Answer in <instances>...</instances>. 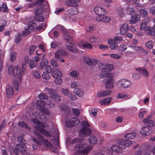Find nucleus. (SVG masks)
Returning a JSON list of instances; mask_svg holds the SVG:
<instances>
[{
	"mask_svg": "<svg viewBox=\"0 0 155 155\" xmlns=\"http://www.w3.org/2000/svg\"><path fill=\"white\" fill-rule=\"evenodd\" d=\"M105 87L107 89H112L113 88V83L111 80H108L106 83Z\"/></svg>",
	"mask_w": 155,
	"mask_h": 155,
	"instance_id": "obj_35",
	"label": "nucleus"
},
{
	"mask_svg": "<svg viewBox=\"0 0 155 155\" xmlns=\"http://www.w3.org/2000/svg\"><path fill=\"white\" fill-rule=\"evenodd\" d=\"M94 11L98 16H103L106 15L107 14V12L105 9L101 6L95 7L94 8Z\"/></svg>",
	"mask_w": 155,
	"mask_h": 155,
	"instance_id": "obj_13",
	"label": "nucleus"
},
{
	"mask_svg": "<svg viewBox=\"0 0 155 155\" xmlns=\"http://www.w3.org/2000/svg\"><path fill=\"white\" fill-rule=\"evenodd\" d=\"M151 117V116H149L147 118H144L143 120V121L145 123H147L150 127H152L154 125V122L153 121L150 120Z\"/></svg>",
	"mask_w": 155,
	"mask_h": 155,
	"instance_id": "obj_28",
	"label": "nucleus"
},
{
	"mask_svg": "<svg viewBox=\"0 0 155 155\" xmlns=\"http://www.w3.org/2000/svg\"><path fill=\"white\" fill-rule=\"evenodd\" d=\"M128 29V25L127 24H124L121 25L120 28V34L124 35L127 33Z\"/></svg>",
	"mask_w": 155,
	"mask_h": 155,
	"instance_id": "obj_22",
	"label": "nucleus"
},
{
	"mask_svg": "<svg viewBox=\"0 0 155 155\" xmlns=\"http://www.w3.org/2000/svg\"><path fill=\"white\" fill-rule=\"evenodd\" d=\"M17 56V53L15 52H12L10 54V61L13 62L16 60Z\"/></svg>",
	"mask_w": 155,
	"mask_h": 155,
	"instance_id": "obj_38",
	"label": "nucleus"
},
{
	"mask_svg": "<svg viewBox=\"0 0 155 155\" xmlns=\"http://www.w3.org/2000/svg\"><path fill=\"white\" fill-rule=\"evenodd\" d=\"M111 93L110 90L101 91L97 93V96L99 98L102 97L110 95Z\"/></svg>",
	"mask_w": 155,
	"mask_h": 155,
	"instance_id": "obj_20",
	"label": "nucleus"
},
{
	"mask_svg": "<svg viewBox=\"0 0 155 155\" xmlns=\"http://www.w3.org/2000/svg\"><path fill=\"white\" fill-rule=\"evenodd\" d=\"M107 64L105 63H100L99 64V68L101 69H102L105 71L106 69Z\"/></svg>",
	"mask_w": 155,
	"mask_h": 155,
	"instance_id": "obj_53",
	"label": "nucleus"
},
{
	"mask_svg": "<svg viewBox=\"0 0 155 155\" xmlns=\"http://www.w3.org/2000/svg\"><path fill=\"white\" fill-rule=\"evenodd\" d=\"M106 66V69L105 71V73H104L103 72H102L100 75V77L101 78L106 77L109 76H111V74L110 73L107 72V71H110L113 69V65L111 64H107ZM102 72H103V71Z\"/></svg>",
	"mask_w": 155,
	"mask_h": 155,
	"instance_id": "obj_14",
	"label": "nucleus"
},
{
	"mask_svg": "<svg viewBox=\"0 0 155 155\" xmlns=\"http://www.w3.org/2000/svg\"><path fill=\"white\" fill-rule=\"evenodd\" d=\"M26 64L22 63L21 66V70L22 74H24L25 72H26Z\"/></svg>",
	"mask_w": 155,
	"mask_h": 155,
	"instance_id": "obj_63",
	"label": "nucleus"
},
{
	"mask_svg": "<svg viewBox=\"0 0 155 155\" xmlns=\"http://www.w3.org/2000/svg\"><path fill=\"white\" fill-rule=\"evenodd\" d=\"M150 20V19L149 18L144 19L141 23L140 29L146 31H148L150 32V33H152V31H151L152 29V27L146 26L147 24L149 22Z\"/></svg>",
	"mask_w": 155,
	"mask_h": 155,
	"instance_id": "obj_11",
	"label": "nucleus"
},
{
	"mask_svg": "<svg viewBox=\"0 0 155 155\" xmlns=\"http://www.w3.org/2000/svg\"><path fill=\"white\" fill-rule=\"evenodd\" d=\"M62 75L61 72L58 68H54L51 71V76L54 78L62 77Z\"/></svg>",
	"mask_w": 155,
	"mask_h": 155,
	"instance_id": "obj_16",
	"label": "nucleus"
},
{
	"mask_svg": "<svg viewBox=\"0 0 155 155\" xmlns=\"http://www.w3.org/2000/svg\"><path fill=\"white\" fill-rule=\"evenodd\" d=\"M61 77H58L54 78V81L56 84L58 85H61L62 82V80L61 78Z\"/></svg>",
	"mask_w": 155,
	"mask_h": 155,
	"instance_id": "obj_44",
	"label": "nucleus"
},
{
	"mask_svg": "<svg viewBox=\"0 0 155 155\" xmlns=\"http://www.w3.org/2000/svg\"><path fill=\"white\" fill-rule=\"evenodd\" d=\"M62 92L63 94L66 96H67L70 93L69 92L68 89L67 88H62Z\"/></svg>",
	"mask_w": 155,
	"mask_h": 155,
	"instance_id": "obj_64",
	"label": "nucleus"
},
{
	"mask_svg": "<svg viewBox=\"0 0 155 155\" xmlns=\"http://www.w3.org/2000/svg\"><path fill=\"white\" fill-rule=\"evenodd\" d=\"M153 43L151 41H149L145 45L146 48L150 49H151L153 48Z\"/></svg>",
	"mask_w": 155,
	"mask_h": 155,
	"instance_id": "obj_45",
	"label": "nucleus"
},
{
	"mask_svg": "<svg viewBox=\"0 0 155 155\" xmlns=\"http://www.w3.org/2000/svg\"><path fill=\"white\" fill-rule=\"evenodd\" d=\"M147 113V112L146 110L141 111L139 114V118L142 119Z\"/></svg>",
	"mask_w": 155,
	"mask_h": 155,
	"instance_id": "obj_58",
	"label": "nucleus"
},
{
	"mask_svg": "<svg viewBox=\"0 0 155 155\" xmlns=\"http://www.w3.org/2000/svg\"><path fill=\"white\" fill-rule=\"evenodd\" d=\"M6 91L7 97L8 98L11 97L14 94V91L12 87L11 86H8Z\"/></svg>",
	"mask_w": 155,
	"mask_h": 155,
	"instance_id": "obj_25",
	"label": "nucleus"
},
{
	"mask_svg": "<svg viewBox=\"0 0 155 155\" xmlns=\"http://www.w3.org/2000/svg\"><path fill=\"white\" fill-rule=\"evenodd\" d=\"M74 91L77 95L80 97H82L84 95L83 90L80 88H76L74 89Z\"/></svg>",
	"mask_w": 155,
	"mask_h": 155,
	"instance_id": "obj_33",
	"label": "nucleus"
},
{
	"mask_svg": "<svg viewBox=\"0 0 155 155\" xmlns=\"http://www.w3.org/2000/svg\"><path fill=\"white\" fill-rule=\"evenodd\" d=\"M151 129L148 126H145L143 127L140 130L141 134L144 136L149 135L151 132Z\"/></svg>",
	"mask_w": 155,
	"mask_h": 155,
	"instance_id": "obj_17",
	"label": "nucleus"
},
{
	"mask_svg": "<svg viewBox=\"0 0 155 155\" xmlns=\"http://www.w3.org/2000/svg\"><path fill=\"white\" fill-rule=\"evenodd\" d=\"M34 134L35 137H37V139H33V137L32 138L34 142L39 145H41L42 143H43L44 146L47 148L51 149L54 152H57V151L56 149L52 147L51 144L47 140H44L43 136L41 135L40 134L36 131H34Z\"/></svg>",
	"mask_w": 155,
	"mask_h": 155,
	"instance_id": "obj_2",
	"label": "nucleus"
},
{
	"mask_svg": "<svg viewBox=\"0 0 155 155\" xmlns=\"http://www.w3.org/2000/svg\"><path fill=\"white\" fill-rule=\"evenodd\" d=\"M18 125L23 127H24L28 129H29L30 127L28 126V125L24 122L23 121L19 122L18 123Z\"/></svg>",
	"mask_w": 155,
	"mask_h": 155,
	"instance_id": "obj_54",
	"label": "nucleus"
},
{
	"mask_svg": "<svg viewBox=\"0 0 155 155\" xmlns=\"http://www.w3.org/2000/svg\"><path fill=\"white\" fill-rule=\"evenodd\" d=\"M80 0H67L65 2V5L68 6L77 7L78 6L77 2Z\"/></svg>",
	"mask_w": 155,
	"mask_h": 155,
	"instance_id": "obj_19",
	"label": "nucleus"
},
{
	"mask_svg": "<svg viewBox=\"0 0 155 155\" xmlns=\"http://www.w3.org/2000/svg\"><path fill=\"white\" fill-rule=\"evenodd\" d=\"M127 46L126 45L121 44L119 47L120 50L122 51H124L127 49Z\"/></svg>",
	"mask_w": 155,
	"mask_h": 155,
	"instance_id": "obj_62",
	"label": "nucleus"
},
{
	"mask_svg": "<svg viewBox=\"0 0 155 155\" xmlns=\"http://www.w3.org/2000/svg\"><path fill=\"white\" fill-rule=\"evenodd\" d=\"M109 56L111 58L116 59H120L121 58V56L120 55L118 54H110L109 55Z\"/></svg>",
	"mask_w": 155,
	"mask_h": 155,
	"instance_id": "obj_49",
	"label": "nucleus"
},
{
	"mask_svg": "<svg viewBox=\"0 0 155 155\" xmlns=\"http://www.w3.org/2000/svg\"><path fill=\"white\" fill-rule=\"evenodd\" d=\"M66 53L63 50H58L55 53V57L56 58H60L64 55H66Z\"/></svg>",
	"mask_w": 155,
	"mask_h": 155,
	"instance_id": "obj_24",
	"label": "nucleus"
},
{
	"mask_svg": "<svg viewBox=\"0 0 155 155\" xmlns=\"http://www.w3.org/2000/svg\"><path fill=\"white\" fill-rule=\"evenodd\" d=\"M55 28L57 30H60L63 33L65 32V28L61 25H58L55 26Z\"/></svg>",
	"mask_w": 155,
	"mask_h": 155,
	"instance_id": "obj_48",
	"label": "nucleus"
},
{
	"mask_svg": "<svg viewBox=\"0 0 155 155\" xmlns=\"http://www.w3.org/2000/svg\"><path fill=\"white\" fill-rule=\"evenodd\" d=\"M140 20V16L138 14L135 15L132 17L130 21L129 22L131 24H134L139 21Z\"/></svg>",
	"mask_w": 155,
	"mask_h": 155,
	"instance_id": "obj_27",
	"label": "nucleus"
},
{
	"mask_svg": "<svg viewBox=\"0 0 155 155\" xmlns=\"http://www.w3.org/2000/svg\"><path fill=\"white\" fill-rule=\"evenodd\" d=\"M51 64L53 66L56 67L58 66V64L57 61L54 59H53L51 60Z\"/></svg>",
	"mask_w": 155,
	"mask_h": 155,
	"instance_id": "obj_56",
	"label": "nucleus"
},
{
	"mask_svg": "<svg viewBox=\"0 0 155 155\" xmlns=\"http://www.w3.org/2000/svg\"><path fill=\"white\" fill-rule=\"evenodd\" d=\"M139 70V72L142 74L144 76L147 77L148 76L149 73L146 69L140 68Z\"/></svg>",
	"mask_w": 155,
	"mask_h": 155,
	"instance_id": "obj_41",
	"label": "nucleus"
},
{
	"mask_svg": "<svg viewBox=\"0 0 155 155\" xmlns=\"http://www.w3.org/2000/svg\"><path fill=\"white\" fill-rule=\"evenodd\" d=\"M83 127H82L79 132V134L84 137L89 134L91 132V130L88 127L89 126V124L86 120L83 121L82 122Z\"/></svg>",
	"mask_w": 155,
	"mask_h": 155,
	"instance_id": "obj_7",
	"label": "nucleus"
},
{
	"mask_svg": "<svg viewBox=\"0 0 155 155\" xmlns=\"http://www.w3.org/2000/svg\"><path fill=\"white\" fill-rule=\"evenodd\" d=\"M21 35L20 34H18L15 36V42L17 44L19 43L21 39Z\"/></svg>",
	"mask_w": 155,
	"mask_h": 155,
	"instance_id": "obj_51",
	"label": "nucleus"
},
{
	"mask_svg": "<svg viewBox=\"0 0 155 155\" xmlns=\"http://www.w3.org/2000/svg\"><path fill=\"white\" fill-rule=\"evenodd\" d=\"M36 26L35 24H33L32 25H28L27 27H25V30L23 32V35L26 36L30 33V30H32L33 27Z\"/></svg>",
	"mask_w": 155,
	"mask_h": 155,
	"instance_id": "obj_21",
	"label": "nucleus"
},
{
	"mask_svg": "<svg viewBox=\"0 0 155 155\" xmlns=\"http://www.w3.org/2000/svg\"><path fill=\"white\" fill-rule=\"evenodd\" d=\"M116 12L120 17L121 18L124 16L123 9L121 8H117L116 10Z\"/></svg>",
	"mask_w": 155,
	"mask_h": 155,
	"instance_id": "obj_34",
	"label": "nucleus"
},
{
	"mask_svg": "<svg viewBox=\"0 0 155 155\" xmlns=\"http://www.w3.org/2000/svg\"><path fill=\"white\" fill-rule=\"evenodd\" d=\"M114 42H120L123 41V39L121 37L116 36L114 38Z\"/></svg>",
	"mask_w": 155,
	"mask_h": 155,
	"instance_id": "obj_60",
	"label": "nucleus"
},
{
	"mask_svg": "<svg viewBox=\"0 0 155 155\" xmlns=\"http://www.w3.org/2000/svg\"><path fill=\"white\" fill-rule=\"evenodd\" d=\"M67 48L69 51L72 52H78V50H77L76 48L73 46L68 45L67 46Z\"/></svg>",
	"mask_w": 155,
	"mask_h": 155,
	"instance_id": "obj_42",
	"label": "nucleus"
},
{
	"mask_svg": "<svg viewBox=\"0 0 155 155\" xmlns=\"http://www.w3.org/2000/svg\"><path fill=\"white\" fill-rule=\"evenodd\" d=\"M118 145H113L111 147V150L117 153L121 151L122 149H124L127 147L132 144V141L130 140H121L118 142Z\"/></svg>",
	"mask_w": 155,
	"mask_h": 155,
	"instance_id": "obj_4",
	"label": "nucleus"
},
{
	"mask_svg": "<svg viewBox=\"0 0 155 155\" xmlns=\"http://www.w3.org/2000/svg\"><path fill=\"white\" fill-rule=\"evenodd\" d=\"M49 7L48 4L47 2H45L43 4L40 5L38 8L35 10L34 16L35 19L38 21L41 22L44 20V18L40 15L43 13Z\"/></svg>",
	"mask_w": 155,
	"mask_h": 155,
	"instance_id": "obj_3",
	"label": "nucleus"
},
{
	"mask_svg": "<svg viewBox=\"0 0 155 155\" xmlns=\"http://www.w3.org/2000/svg\"><path fill=\"white\" fill-rule=\"evenodd\" d=\"M38 97L41 99L46 100L48 98V96L44 93H41L38 96Z\"/></svg>",
	"mask_w": 155,
	"mask_h": 155,
	"instance_id": "obj_47",
	"label": "nucleus"
},
{
	"mask_svg": "<svg viewBox=\"0 0 155 155\" xmlns=\"http://www.w3.org/2000/svg\"><path fill=\"white\" fill-rule=\"evenodd\" d=\"M117 97L118 99H124L127 100L131 98V96L129 94L123 93H119L117 95Z\"/></svg>",
	"mask_w": 155,
	"mask_h": 155,
	"instance_id": "obj_23",
	"label": "nucleus"
},
{
	"mask_svg": "<svg viewBox=\"0 0 155 155\" xmlns=\"http://www.w3.org/2000/svg\"><path fill=\"white\" fill-rule=\"evenodd\" d=\"M139 13L143 16L145 17L147 16L148 12L145 9H141L140 10Z\"/></svg>",
	"mask_w": 155,
	"mask_h": 155,
	"instance_id": "obj_43",
	"label": "nucleus"
},
{
	"mask_svg": "<svg viewBox=\"0 0 155 155\" xmlns=\"http://www.w3.org/2000/svg\"><path fill=\"white\" fill-rule=\"evenodd\" d=\"M33 115L35 117L39 118L43 121L45 122L47 120L46 117L44 115L41 114V113H39L35 114Z\"/></svg>",
	"mask_w": 155,
	"mask_h": 155,
	"instance_id": "obj_29",
	"label": "nucleus"
},
{
	"mask_svg": "<svg viewBox=\"0 0 155 155\" xmlns=\"http://www.w3.org/2000/svg\"><path fill=\"white\" fill-rule=\"evenodd\" d=\"M79 135L81 137V138L80 139H79L78 138H76L73 140H72L71 141V143L72 144H74L77 143L79 142L82 140V138L84 137H83L82 136H81L80 134Z\"/></svg>",
	"mask_w": 155,
	"mask_h": 155,
	"instance_id": "obj_50",
	"label": "nucleus"
},
{
	"mask_svg": "<svg viewBox=\"0 0 155 155\" xmlns=\"http://www.w3.org/2000/svg\"><path fill=\"white\" fill-rule=\"evenodd\" d=\"M70 74L71 76L74 78H76L78 76L79 73L78 71H74L70 73Z\"/></svg>",
	"mask_w": 155,
	"mask_h": 155,
	"instance_id": "obj_52",
	"label": "nucleus"
},
{
	"mask_svg": "<svg viewBox=\"0 0 155 155\" xmlns=\"http://www.w3.org/2000/svg\"><path fill=\"white\" fill-rule=\"evenodd\" d=\"M136 135V134L134 132L128 133L125 135L124 137L127 139L131 140L135 138Z\"/></svg>",
	"mask_w": 155,
	"mask_h": 155,
	"instance_id": "obj_30",
	"label": "nucleus"
},
{
	"mask_svg": "<svg viewBox=\"0 0 155 155\" xmlns=\"http://www.w3.org/2000/svg\"><path fill=\"white\" fill-rule=\"evenodd\" d=\"M43 0H37L36 3H33L31 4H29L28 5V7L30 8H32L36 5H38L39 6L40 5H41V3L43 2ZM38 6V7H39Z\"/></svg>",
	"mask_w": 155,
	"mask_h": 155,
	"instance_id": "obj_36",
	"label": "nucleus"
},
{
	"mask_svg": "<svg viewBox=\"0 0 155 155\" xmlns=\"http://www.w3.org/2000/svg\"><path fill=\"white\" fill-rule=\"evenodd\" d=\"M48 64V62L46 59H43L41 61L40 63V66L42 69L44 68Z\"/></svg>",
	"mask_w": 155,
	"mask_h": 155,
	"instance_id": "obj_32",
	"label": "nucleus"
},
{
	"mask_svg": "<svg viewBox=\"0 0 155 155\" xmlns=\"http://www.w3.org/2000/svg\"><path fill=\"white\" fill-rule=\"evenodd\" d=\"M96 20L98 21H102L108 23L111 21V18L110 17L108 16H98L96 17Z\"/></svg>",
	"mask_w": 155,
	"mask_h": 155,
	"instance_id": "obj_18",
	"label": "nucleus"
},
{
	"mask_svg": "<svg viewBox=\"0 0 155 155\" xmlns=\"http://www.w3.org/2000/svg\"><path fill=\"white\" fill-rule=\"evenodd\" d=\"M83 61L87 65L94 66L97 63L95 59H91L88 57H84L83 58Z\"/></svg>",
	"mask_w": 155,
	"mask_h": 155,
	"instance_id": "obj_15",
	"label": "nucleus"
},
{
	"mask_svg": "<svg viewBox=\"0 0 155 155\" xmlns=\"http://www.w3.org/2000/svg\"><path fill=\"white\" fill-rule=\"evenodd\" d=\"M31 120L36 125L34 126L35 129L39 131L40 133L47 137H50L51 136V133L44 130L45 126L43 123L38 121L36 118H32Z\"/></svg>",
	"mask_w": 155,
	"mask_h": 155,
	"instance_id": "obj_5",
	"label": "nucleus"
},
{
	"mask_svg": "<svg viewBox=\"0 0 155 155\" xmlns=\"http://www.w3.org/2000/svg\"><path fill=\"white\" fill-rule=\"evenodd\" d=\"M60 45V44L59 42L56 41L52 42L51 44V48H56L58 47Z\"/></svg>",
	"mask_w": 155,
	"mask_h": 155,
	"instance_id": "obj_46",
	"label": "nucleus"
},
{
	"mask_svg": "<svg viewBox=\"0 0 155 155\" xmlns=\"http://www.w3.org/2000/svg\"><path fill=\"white\" fill-rule=\"evenodd\" d=\"M134 49L141 52L144 51V49L140 46H134Z\"/></svg>",
	"mask_w": 155,
	"mask_h": 155,
	"instance_id": "obj_61",
	"label": "nucleus"
},
{
	"mask_svg": "<svg viewBox=\"0 0 155 155\" xmlns=\"http://www.w3.org/2000/svg\"><path fill=\"white\" fill-rule=\"evenodd\" d=\"M20 69L18 66H14L11 65L8 68V73L10 75L18 78L19 81L21 80L22 76L20 74Z\"/></svg>",
	"mask_w": 155,
	"mask_h": 155,
	"instance_id": "obj_6",
	"label": "nucleus"
},
{
	"mask_svg": "<svg viewBox=\"0 0 155 155\" xmlns=\"http://www.w3.org/2000/svg\"><path fill=\"white\" fill-rule=\"evenodd\" d=\"M37 106L39 107L40 110L44 114L48 115L50 114L48 110L45 108V102L42 100H38L36 103Z\"/></svg>",
	"mask_w": 155,
	"mask_h": 155,
	"instance_id": "obj_9",
	"label": "nucleus"
},
{
	"mask_svg": "<svg viewBox=\"0 0 155 155\" xmlns=\"http://www.w3.org/2000/svg\"><path fill=\"white\" fill-rule=\"evenodd\" d=\"M111 97L104 98L100 100L99 101V102L102 105H107L110 103L111 101Z\"/></svg>",
	"mask_w": 155,
	"mask_h": 155,
	"instance_id": "obj_26",
	"label": "nucleus"
},
{
	"mask_svg": "<svg viewBox=\"0 0 155 155\" xmlns=\"http://www.w3.org/2000/svg\"><path fill=\"white\" fill-rule=\"evenodd\" d=\"M42 77L44 79L48 80L50 77L48 74L45 72H44L42 74Z\"/></svg>",
	"mask_w": 155,
	"mask_h": 155,
	"instance_id": "obj_55",
	"label": "nucleus"
},
{
	"mask_svg": "<svg viewBox=\"0 0 155 155\" xmlns=\"http://www.w3.org/2000/svg\"><path fill=\"white\" fill-rule=\"evenodd\" d=\"M64 38L68 43L71 44L72 42L73 38L69 34H66L64 36Z\"/></svg>",
	"mask_w": 155,
	"mask_h": 155,
	"instance_id": "obj_37",
	"label": "nucleus"
},
{
	"mask_svg": "<svg viewBox=\"0 0 155 155\" xmlns=\"http://www.w3.org/2000/svg\"><path fill=\"white\" fill-rule=\"evenodd\" d=\"M46 25L45 24H41L36 28V29L38 30H42L44 31L46 27Z\"/></svg>",
	"mask_w": 155,
	"mask_h": 155,
	"instance_id": "obj_57",
	"label": "nucleus"
},
{
	"mask_svg": "<svg viewBox=\"0 0 155 155\" xmlns=\"http://www.w3.org/2000/svg\"><path fill=\"white\" fill-rule=\"evenodd\" d=\"M100 41V39L99 38L93 36L90 38V41L91 43L97 44Z\"/></svg>",
	"mask_w": 155,
	"mask_h": 155,
	"instance_id": "obj_39",
	"label": "nucleus"
},
{
	"mask_svg": "<svg viewBox=\"0 0 155 155\" xmlns=\"http://www.w3.org/2000/svg\"><path fill=\"white\" fill-rule=\"evenodd\" d=\"M80 121L78 118H72L65 122L66 126L68 128H71L75 125H79Z\"/></svg>",
	"mask_w": 155,
	"mask_h": 155,
	"instance_id": "obj_10",
	"label": "nucleus"
},
{
	"mask_svg": "<svg viewBox=\"0 0 155 155\" xmlns=\"http://www.w3.org/2000/svg\"><path fill=\"white\" fill-rule=\"evenodd\" d=\"M97 139L95 137L94 135H91L88 139V141L89 143L91 144H94L96 143Z\"/></svg>",
	"mask_w": 155,
	"mask_h": 155,
	"instance_id": "obj_31",
	"label": "nucleus"
},
{
	"mask_svg": "<svg viewBox=\"0 0 155 155\" xmlns=\"http://www.w3.org/2000/svg\"><path fill=\"white\" fill-rule=\"evenodd\" d=\"M117 86L121 88L127 89L132 85L131 82L127 79H121L117 82Z\"/></svg>",
	"mask_w": 155,
	"mask_h": 155,
	"instance_id": "obj_8",
	"label": "nucleus"
},
{
	"mask_svg": "<svg viewBox=\"0 0 155 155\" xmlns=\"http://www.w3.org/2000/svg\"><path fill=\"white\" fill-rule=\"evenodd\" d=\"M25 145H22L21 144H18L15 147L14 149V153L16 155L19 154V152L22 153H25L26 151V149L25 148Z\"/></svg>",
	"mask_w": 155,
	"mask_h": 155,
	"instance_id": "obj_12",
	"label": "nucleus"
},
{
	"mask_svg": "<svg viewBox=\"0 0 155 155\" xmlns=\"http://www.w3.org/2000/svg\"><path fill=\"white\" fill-rule=\"evenodd\" d=\"M46 90L48 93L50 95V97L51 98H53V96L56 93V91L52 89L47 88Z\"/></svg>",
	"mask_w": 155,
	"mask_h": 155,
	"instance_id": "obj_40",
	"label": "nucleus"
},
{
	"mask_svg": "<svg viewBox=\"0 0 155 155\" xmlns=\"http://www.w3.org/2000/svg\"><path fill=\"white\" fill-rule=\"evenodd\" d=\"M92 148L91 146L85 142L78 143L75 147L74 154L87 155L91 151Z\"/></svg>",
	"mask_w": 155,
	"mask_h": 155,
	"instance_id": "obj_1",
	"label": "nucleus"
},
{
	"mask_svg": "<svg viewBox=\"0 0 155 155\" xmlns=\"http://www.w3.org/2000/svg\"><path fill=\"white\" fill-rule=\"evenodd\" d=\"M83 46L84 48H85L90 49H92L93 47L91 44L86 42H84Z\"/></svg>",
	"mask_w": 155,
	"mask_h": 155,
	"instance_id": "obj_59",
	"label": "nucleus"
}]
</instances>
